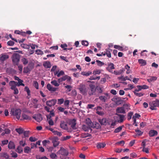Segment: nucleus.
Listing matches in <instances>:
<instances>
[{
    "instance_id": "obj_54",
    "label": "nucleus",
    "mask_w": 159,
    "mask_h": 159,
    "mask_svg": "<svg viewBox=\"0 0 159 159\" xmlns=\"http://www.w3.org/2000/svg\"><path fill=\"white\" fill-rule=\"evenodd\" d=\"M8 140H4L2 141V143L1 145L2 146L6 145L8 143Z\"/></svg>"
},
{
    "instance_id": "obj_44",
    "label": "nucleus",
    "mask_w": 159,
    "mask_h": 159,
    "mask_svg": "<svg viewBox=\"0 0 159 159\" xmlns=\"http://www.w3.org/2000/svg\"><path fill=\"white\" fill-rule=\"evenodd\" d=\"M133 115V112H130L128 113L127 115V119L129 120L131 118L132 116Z\"/></svg>"
},
{
    "instance_id": "obj_35",
    "label": "nucleus",
    "mask_w": 159,
    "mask_h": 159,
    "mask_svg": "<svg viewBox=\"0 0 159 159\" xmlns=\"http://www.w3.org/2000/svg\"><path fill=\"white\" fill-rule=\"evenodd\" d=\"M16 131L19 134L23 133L24 132V130L22 128H20L16 129Z\"/></svg>"
},
{
    "instance_id": "obj_51",
    "label": "nucleus",
    "mask_w": 159,
    "mask_h": 159,
    "mask_svg": "<svg viewBox=\"0 0 159 159\" xmlns=\"http://www.w3.org/2000/svg\"><path fill=\"white\" fill-rule=\"evenodd\" d=\"M134 92V94L135 95L139 97H141L143 95V93H137V92Z\"/></svg>"
},
{
    "instance_id": "obj_39",
    "label": "nucleus",
    "mask_w": 159,
    "mask_h": 159,
    "mask_svg": "<svg viewBox=\"0 0 159 159\" xmlns=\"http://www.w3.org/2000/svg\"><path fill=\"white\" fill-rule=\"evenodd\" d=\"M31 150V149L28 146L25 147L24 149V152L25 153H28Z\"/></svg>"
},
{
    "instance_id": "obj_16",
    "label": "nucleus",
    "mask_w": 159,
    "mask_h": 159,
    "mask_svg": "<svg viewBox=\"0 0 159 159\" xmlns=\"http://www.w3.org/2000/svg\"><path fill=\"white\" fill-rule=\"evenodd\" d=\"M115 68L114 67V64L112 63H110L108 64V66L106 68L107 70L109 72L113 73L112 70L114 69Z\"/></svg>"
},
{
    "instance_id": "obj_7",
    "label": "nucleus",
    "mask_w": 159,
    "mask_h": 159,
    "mask_svg": "<svg viewBox=\"0 0 159 159\" xmlns=\"http://www.w3.org/2000/svg\"><path fill=\"white\" fill-rule=\"evenodd\" d=\"M57 154L63 156H67L69 154V152L67 150L61 147L60 149L57 152Z\"/></svg>"
},
{
    "instance_id": "obj_45",
    "label": "nucleus",
    "mask_w": 159,
    "mask_h": 159,
    "mask_svg": "<svg viewBox=\"0 0 159 159\" xmlns=\"http://www.w3.org/2000/svg\"><path fill=\"white\" fill-rule=\"evenodd\" d=\"M20 145L21 146L24 147L26 145L25 142L23 140H21L19 141V143Z\"/></svg>"
},
{
    "instance_id": "obj_61",
    "label": "nucleus",
    "mask_w": 159,
    "mask_h": 159,
    "mask_svg": "<svg viewBox=\"0 0 159 159\" xmlns=\"http://www.w3.org/2000/svg\"><path fill=\"white\" fill-rule=\"evenodd\" d=\"M12 157L14 158H16L17 157V154L15 152H13L11 153Z\"/></svg>"
},
{
    "instance_id": "obj_38",
    "label": "nucleus",
    "mask_w": 159,
    "mask_h": 159,
    "mask_svg": "<svg viewBox=\"0 0 159 159\" xmlns=\"http://www.w3.org/2000/svg\"><path fill=\"white\" fill-rule=\"evenodd\" d=\"M60 46L64 50L67 51V48H66L68 46L67 44L66 43L61 44Z\"/></svg>"
},
{
    "instance_id": "obj_46",
    "label": "nucleus",
    "mask_w": 159,
    "mask_h": 159,
    "mask_svg": "<svg viewBox=\"0 0 159 159\" xmlns=\"http://www.w3.org/2000/svg\"><path fill=\"white\" fill-rule=\"evenodd\" d=\"M25 91H26L27 93V94L28 96L30 95V91L28 87L26 86L25 88Z\"/></svg>"
},
{
    "instance_id": "obj_11",
    "label": "nucleus",
    "mask_w": 159,
    "mask_h": 159,
    "mask_svg": "<svg viewBox=\"0 0 159 159\" xmlns=\"http://www.w3.org/2000/svg\"><path fill=\"white\" fill-rule=\"evenodd\" d=\"M76 120L74 119L70 120L69 122V124L70 125L71 128L74 130L77 129L76 127Z\"/></svg>"
},
{
    "instance_id": "obj_22",
    "label": "nucleus",
    "mask_w": 159,
    "mask_h": 159,
    "mask_svg": "<svg viewBox=\"0 0 159 159\" xmlns=\"http://www.w3.org/2000/svg\"><path fill=\"white\" fill-rule=\"evenodd\" d=\"M61 78L63 81H65L66 80L67 82H70L71 78L70 76L67 75H65Z\"/></svg>"
},
{
    "instance_id": "obj_4",
    "label": "nucleus",
    "mask_w": 159,
    "mask_h": 159,
    "mask_svg": "<svg viewBox=\"0 0 159 159\" xmlns=\"http://www.w3.org/2000/svg\"><path fill=\"white\" fill-rule=\"evenodd\" d=\"M86 123L87 126L91 128H95L96 129H98V128L99 126V124L98 123H97V124H95V125H94L93 123L89 118H87L86 120Z\"/></svg>"
},
{
    "instance_id": "obj_21",
    "label": "nucleus",
    "mask_w": 159,
    "mask_h": 159,
    "mask_svg": "<svg viewBox=\"0 0 159 159\" xmlns=\"http://www.w3.org/2000/svg\"><path fill=\"white\" fill-rule=\"evenodd\" d=\"M43 65L45 68H51V65L50 61H45L43 63Z\"/></svg>"
},
{
    "instance_id": "obj_36",
    "label": "nucleus",
    "mask_w": 159,
    "mask_h": 159,
    "mask_svg": "<svg viewBox=\"0 0 159 159\" xmlns=\"http://www.w3.org/2000/svg\"><path fill=\"white\" fill-rule=\"evenodd\" d=\"M122 128V126H120L118 127L117 128L115 129V130L114 131V132L115 133H119L121 130Z\"/></svg>"
},
{
    "instance_id": "obj_30",
    "label": "nucleus",
    "mask_w": 159,
    "mask_h": 159,
    "mask_svg": "<svg viewBox=\"0 0 159 159\" xmlns=\"http://www.w3.org/2000/svg\"><path fill=\"white\" fill-rule=\"evenodd\" d=\"M138 62L142 66H144L146 65L147 63L145 60L143 59H139L138 60Z\"/></svg>"
},
{
    "instance_id": "obj_49",
    "label": "nucleus",
    "mask_w": 159,
    "mask_h": 159,
    "mask_svg": "<svg viewBox=\"0 0 159 159\" xmlns=\"http://www.w3.org/2000/svg\"><path fill=\"white\" fill-rule=\"evenodd\" d=\"M65 88L67 89V91L68 92H70L71 90L72 87L70 85H67L65 86Z\"/></svg>"
},
{
    "instance_id": "obj_40",
    "label": "nucleus",
    "mask_w": 159,
    "mask_h": 159,
    "mask_svg": "<svg viewBox=\"0 0 159 159\" xmlns=\"http://www.w3.org/2000/svg\"><path fill=\"white\" fill-rule=\"evenodd\" d=\"M50 157L52 159H56L57 158V155L54 153H52L50 155Z\"/></svg>"
},
{
    "instance_id": "obj_33",
    "label": "nucleus",
    "mask_w": 159,
    "mask_h": 159,
    "mask_svg": "<svg viewBox=\"0 0 159 159\" xmlns=\"http://www.w3.org/2000/svg\"><path fill=\"white\" fill-rule=\"evenodd\" d=\"M137 87L138 88H139L141 89V90L142 89H147L149 88V87L147 85H144L142 86L141 85H138L137 86Z\"/></svg>"
},
{
    "instance_id": "obj_17",
    "label": "nucleus",
    "mask_w": 159,
    "mask_h": 159,
    "mask_svg": "<svg viewBox=\"0 0 159 159\" xmlns=\"http://www.w3.org/2000/svg\"><path fill=\"white\" fill-rule=\"evenodd\" d=\"M9 84L11 86V89H13L16 88L17 86V82L14 81H11L9 82Z\"/></svg>"
},
{
    "instance_id": "obj_58",
    "label": "nucleus",
    "mask_w": 159,
    "mask_h": 159,
    "mask_svg": "<svg viewBox=\"0 0 159 159\" xmlns=\"http://www.w3.org/2000/svg\"><path fill=\"white\" fill-rule=\"evenodd\" d=\"M7 44L8 45L12 46L14 45V43L13 41L10 40L7 42Z\"/></svg>"
},
{
    "instance_id": "obj_20",
    "label": "nucleus",
    "mask_w": 159,
    "mask_h": 159,
    "mask_svg": "<svg viewBox=\"0 0 159 159\" xmlns=\"http://www.w3.org/2000/svg\"><path fill=\"white\" fill-rule=\"evenodd\" d=\"M52 142L53 143V146L55 147L58 146L59 143V142L58 141V139L56 137L53 138L52 139Z\"/></svg>"
},
{
    "instance_id": "obj_23",
    "label": "nucleus",
    "mask_w": 159,
    "mask_h": 159,
    "mask_svg": "<svg viewBox=\"0 0 159 159\" xmlns=\"http://www.w3.org/2000/svg\"><path fill=\"white\" fill-rule=\"evenodd\" d=\"M8 148L9 149H14L15 148V145L13 142L10 141L8 144Z\"/></svg>"
},
{
    "instance_id": "obj_59",
    "label": "nucleus",
    "mask_w": 159,
    "mask_h": 159,
    "mask_svg": "<svg viewBox=\"0 0 159 159\" xmlns=\"http://www.w3.org/2000/svg\"><path fill=\"white\" fill-rule=\"evenodd\" d=\"M37 140V139L36 138L32 137H30L29 138L30 141L31 142H34Z\"/></svg>"
},
{
    "instance_id": "obj_64",
    "label": "nucleus",
    "mask_w": 159,
    "mask_h": 159,
    "mask_svg": "<svg viewBox=\"0 0 159 159\" xmlns=\"http://www.w3.org/2000/svg\"><path fill=\"white\" fill-rule=\"evenodd\" d=\"M54 134L57 135L59 136H61L62 135L61 133V132H58L57 131H54Z\"/></svg>"
},
{
    "instance_id": "obj_37",
    "label": "nucleus",
    "mask_w": 159,
    "mask_h": 159,
    "mask_svg": "<svg viewBox=\"0 0 159 159\" xmlns=\"http://www.w3.org/2000/svg\"><path fill=\"white\" fill-rule=\"evenodd\" d=\"M21 61L23 63V65H26L28 63V60L25 58H22L21 59Z\"/></svg>"
},
{
    "instance_id": "obj_9",
    "label": "nucleus",
    "mask_w": 159,
    "mask_h": 159,
    "mask_svg": "<svg viewBox=\"0 0 159 159\" xmlns=\"http://www.w3.org/2000/svg\"><path fill=\"white\" fill-rule=\"evenodd\" d=\"M117 116L114 117L115 120L119 123H121L123 122L125 116L123 115L117 114H116Z\"/></svg>"
},
{
    "instance_id": "obj_18",
    "label": "nucleus",
    "mask_w": 159,
    "mask_h": 159,
    "mask_svg": "<svg viewBox=\"0 0 159 159\" xmlns=\"http://www.w3.org/2000/svg\"><path fill=\"white\" fill-rule=\"evenodd\" d=\"M157 132L155 130L151 129L148 132L149 136L150 137H152L157 135Z\"/></svg>"
},
{
    "instance_id": "obj_41",
    "label": "nucleus",
    "mask_w": 159,
    "mask_h": 159,
    "mask_svg": "<svg viewBox=\"0 0 159 159\" xmlns=\"http://www.w3.org/2000/svg\"><path fill=\"white\" fill-rule=\"evenodd\" d=\"M51 83L55 86L58 87L59 85V84L57 83L56 80H53L51 82Z\"/></svg>"
},
{
    "instance_id": "obj_55",
    "label": "nucleus",
    "mask_w": 159,
    "mask_h": 159,
    "mask_svg": "<svg viewBox=\"0 0 159 159\" xmlns=\"http://www.w3.org/2000/svg\"><path fill=\"white\" fill-rule=\"evenodd\" d=\"M81 43L82 45L85 46H88L89 44L88 42L86 41H82Z\"/></svg>"
},
{
    "instance_id": "obj_3",
    "label": "nucleus",
    "mask_w": 159,
    "mask_h": 159,
    "mask_svg": "<svg viewBox=\"0 0 159 159\" xmlns=\"http://www.w3.org/2000/svg\"><path fill=\"white\" fill-rule=\"evenodd\" d=\"M34 66V64L33 62H30L27 67H24L23 72L25 73L30 72L33 69Z\"/></svg>"
},
{
    "instance_id": "obj_57",
    "label": "nucleus",
    "mask_w": 159,
    "mask_h": 159,
    "mask_svg": "<svg viewBox=\"0 0 159 159\" xmlns=\"http://www.w3.org/2000/svg\"><path fill=\"white\" fill-rule=\"evenodd\" d=\"M12 90L14 91L13 92L14 94H17L19 93V90L17 88L13 89Z\"/></svg>"
},
{
    "instance_id": "obj_29",
    "label": "nucleus",
    "mask_w": 159,
    "mask_h": 159,
    "mask_svg": "<svg viewBox=\"0 0 159 159\" xmlns=\"http://www.w3.org/2000/svg\"><path fill=\"white\" fill-rule=\"evenodd\" d=\"M64 74V72L62 70H61L60 72L58 73L57 71H56L54 73L55 75H57V77H60L61 75H63Z\"/></svg>"
},
{
    "instance_id": "obj_26",
    "label": "nucleus",
    "mask_w": 159,
    "mask_h": 159,
    "mask_svg": "<svg viewBox=\"0 0 159 159\" xmlns=\"http://www.w3.org/2000/svg\"><path fill=\"white\" fill-rule=\"evenodd\" d=\"M114 101L116 104L119 105L121 103L122 100L120 98L118 97L114 99Z\"/></svg>"
},
{
    "instance_id": "obj_10",
    "label": "nucleus",
    "mask_w": 159,
    "mask_h": 159,
    "mask_svg": "<svg viewBox=\"0 0 159 159\" xmlns=\"http://www.w3.org/2000/svg\"><path fill=\"white\" fill-rule=\"evenodd\" d=\"M57 102V100L55 99H52L51 100H48L46 101V104L49 107H51L52 106H54L56 104Z\"/></svg>"
},
{
    "instance_id": "obj_14",
    "label": "nucleus",
    "mask_w": 159,
    "mask_h": 159,
    "mask_svg": "<svg viewBox=\"0 0 159 159\" xmlns=\"http://www.w3.org/2000/svg\"><path fill=\"white\" fill-rule=\"evenodd\" d=\"M89 87L90 90L89 91V94L90 95L95 94L96 91L95 85L93 84H90L89 85Z\"/></svg>"
},
{
    "instance_id": "obj_15",
    "label": "nucleus",
    "mask_w": 159,
    "mask_h": 159,
    "mask_svg": "<svg viewBox=\"0 0 159 159\" xmlns=\"http://www.w3.org/2000/svg\"><path fill=\"white\" fill-rule=\"evenodd\" d=\"M33 118L39 122H40L43 120L42 115L40 114L35 115L33 116Z\"/></svg>"
},
{
    "instance_id": "obj_60",
    "label": "nucleus",
    "mask_w": 159,
    "mask_h": 159,
    "mask_svg": "<svg viewBox=\"0 0 159 159\" xmlns=\"http://www.w3.org/2000/svg\"><path fill=\"white\" fill-rule=\"evenodd\" d=\"M118 79L121 81H125L126 80V79L123 76H121L120 77H118Z\"/></svg>"
},
{
    "instance_id": "obj_28",
    "label": "nucleus",
    "mask_w": 159,
    "mask_h": 159,
    "mask_svg": "<svg viewBox=\"0 0 159 159\" xmlns=\"http://www.w3.org/2000/svg\"><path fill=\"white\" fill-rule=\"evenodd\" d=\"M16 151L19 153H21L23 152V148L22 146H18L16 150Z\"/></svg>"
},
{
    "instance_id": "obj_2",
    "label": "nucleus",
    "mask_w": 159,
    "mask_h": 159,
    "mask_svg": "<svg viewBox=\"0 0 159 159\" xmlns=\"http://www.w3.org/2000/svg\"><path fill=\"white\" fill-rule=\"evenodd\" d=\"M21 110L19 109H12L11 110V113L12 115L16 116L17 119H19L20 117Z\"/></svg>"
},
{
    "instance_id": "obj_19",
    "label": "nucleus",
    "mask_w": 159,
    "mask_h": 159,
    "mask_svg": "<svg viewBox=\"0 0 159 159\" xmlns=\"http://www.w3.org/2000/svg\"><path fill=\"white\" fill-rule=\"evenodd\" d=\"M116 113H125V110L124 107H118L116 109Z\"/></svg>"
},
{
    "instance_id": "obj_48",
    "label": "nucleus",
    "mask_w": 159,
    "mask_h": 159,
    "mask_svg": "<svg viewBox=\"0 0 159 159\" xmlns=\"http://www.w3.org/2000/svg\"><path fill=\"white\" fill-rule=\"evenodd\" d=\"M36 53L38 55H43V52L40 50L37 49L35 51Z\"/></svg>"
},
{
    "instance_id": "obj_32",
    "label": "nucleus",
    "mask_w": 159,
    "mask_h": 159,
    "mask_svg": "<svg viewBox=\"0 0 159 159\" xmlns=\"http://www.w3.org/2000/svg\"><path fill=\"white\" fill-rule=\"evenodd\" d=\"M22 117L24 120H31V119L30 117L24 114H22Z\"/></svg>"
},
{
    "instance_id": "obj_50",
    "label": "nucleus",
    "mask_w": 159,
    "mask_h": 159,
    "mask_svg": "<svg viewBox=\"0 0 159 159\" xmlns=\"http://www.w3.org/2000/svg\"><path fill=\"white\" fill-rule=\"evenodd\" d=\"M34 86L37 89H39V84L38 82L36 81H34Z\"/></svg>"
},
{
    "instance_id": "obj_53",
    "label": "nucleus",
    "mask_w": 159,
    "mask_h": 159,
    "mask_svg": "<svg viewBox=\"0 0 159 159\" xmlns=\"http://www.w3.org/2000/svg\"><path fill=\"white\" fill-rule=\"evenodd\" d=\"M114 48L118 49V50H121L123 48L122 47H121L120 46L117 45H115L114 46Z\"/></svg>"
},
{
    "instance_id": "obj_42",
    "label": "nucleus",
    "mask_w": 159,
    "mask_h": 159,
    "mask_svg": "<svg viewBox=\"0 0 159 159\" xmlns=\"http://www.w3.org/2000/svg\"><path fill=\"white\" fill-rule=\"evenodd\" d=\"M23 80H21V79H20L18 81V82H17V86H19L20 85H22L23 86H24L25 84L23 83Z\"/></svg>"
},
{
    "instance_id": "obj_52",
    "label": "nucleus",
    "mask_w": 159,
    "mask_h": 159,
    "mask_svg": "<svg viewBox=\"0 0 159 159\" xmlns=\"http://www.w3.org/2000/svg\"><path fill=\"white\" fill-rule=\"evenodd\" d=\"M24 135L25 137H28L29 136V131H24L23 132Z\"/></svg>"
},
{
    "instance_id": "obj_5",
    "label": "nucleus",
    "mask_w": 159,
    "mask_h": 159,
    "mask_svg": "<svg viewBox=\"0 0 159 159\" xmlns=\"http://www.w3.org/2000/svg\"><path fill=\"white\" fill-rule=\"evenodd\" d=\"M150 108L152 110H155L156 107H159V100L157 99L149 104Z\"/></svg>"
},
{
    "instance_id": "obj_63",
    "label": "nucleus",
    "mask_w": 159,
    "mask_h": 159,
    "mask_svg": "<svg viewBox=\"0 0 159 159\" xmlns=\"http://www.w3.org/2000/svg\"><path fill=\"white\" fill-rule=\"evenodd\" d=\"M48 124L52 126L54 124V122L52 119H50L48 120Z\"/></svg>"
},
{
    "instance_id": "obj_62",
    "label": "nucleus",
    "mask_w": 159,
    "mask_h": 159,
    "mask_svg": "<svg viewBox=\"0 0 159 159\" xmlns=\"http://www.w3.org/2000/svg\"><path fill=\"white\" fill-rule=\"evenodd\" d=\"M70 103V101L69 100H67L64 102V105L66 106H68Z\"/></svg>"
},
{
    "instance_id": "obj_1",
    "label": "nucleus",
    "mask_w": 159,
    "mask_h": 159,
    "mask_svg": "<svg viewBox=\"0 0 159 159\" xmlns=\"http://www.w3.org/2000/svg\"><path fill=\"white\" fill-rule=\"evenodd\" d=\"M20 55L17 53H14L11 57L13 64L14 65H18L20 61Z\"/></svg>"
},
{
    "instance_id": "obj_43",
    "label": "nucleus",
    "mask_w": 159,
    "mask_h": 159,
    "mask_svg": "<svg viewBox=\"0 0 159 159\" xmlns=\"http://www.w3.org/2000/svg\"><path fill=\"white\" fill-rule=\"evenodd\" d=\"M135 132L137 133V134L139 136H141L143 134V132H142L140 130L138 129H137L135 130Z\"/></svg>"
},
{
    "instance_id": "obj_34",
    "label": "nucleus",
    "mask_w": 159,
    "mask_h": 159,
    "mask_svg": "<svg viewBox=\"0 0 159 159\" xmlns=\"http://www.w3.org/2000/svg\"><path fill=\"white\" fill-rule=\"evenodd\" d=\"M125 71L124 69L122 68L119 71H114V73L116 75H119L121 74Z\"/></svg>"
},
{
    "instance_id": "obj_47",
    "label": "nucleus",
    "mask_w": 159,
    "mask_h": 159,
    "mask_svg": "<svg viewBox=\"0 0 159 159\" xmlns=\"http://www.w3.org/2000/svg\"><path fill=\"white\" fill-rule=\"evenodd\" d=\"M97 79H99V76H96V75H93V76H92L90 77V78H89V80H96Z\"/></svg>"
},
{
    "instance_id": "obj_56",
    "label": "nucleus",
    "mask_w": 159,
    "mask_h": 159,
    "mask_svg": "<svg viewBox=\"0 0 159 159\" xmlns=\"http://www.w3.org/2000/svg\"><path fill=\"white\" fill-rule=\"evenodd\" d=\"M64 102V99L63 98H61L58 99V104H62Z\"/></svg>"
},
{
    "instance_id": "obj_24",
    "label": "nucleus",
    "mask_w": 159,
    "mask_h": 159,
    "mask_svg": "<svg viewBox=\"0 0 159 159\" xmlns=\"http://www.w3.org/2000/svg\"><path fill=\"white\" fill-rule=\"evenodd\" d=\"M100 124L102 125H107L109 124L108 121L106 118H103L101 120H100Z\"/></svg>"
},
{
    "instance_id": "obj_25",
    "label": "nucleus",
    "mask_w": 159,
    "mask_h": 159,
    "mask_svg": "<svg viewBox=\"0 0 159 159\" xmlns=\"http://www.w3.org/2000/svg\"><path fill=\"white\" fill-rule=\"evenodd\" d=\"M90 127L85 125H83L82 127V129L84 131L88 132L89 131H91L92 129Z\"/></svg>"
},
{
    "instance_id": "obj_12",
    "label": "nucleus",
    "mask_w": 159,
    "mask_h": 159,
    "mask_svg": "<svg viewBox=\"0 0 159 159\" xmlns=\"http://www.w3.org/2000/svg\"><path fill=\"white\" fill-rule=\"evenodd\" d=\"M81 93H82L84 94H86L87 92L86 86L84 84H80L79 88Z\"/></svg>"
},
{
    "instance_id": "obj_27",
    "label": "nucleus",
    "mask_w": 159,
    "mask_h": 159,
    "mask_svg": "<svg viewBox=\"0 0 159 159\" xmlns=\"http://www.w3.org/2000/svg\"><path fill=\"white\" fill-rule=\"evenodd\" d=\"M140 117V115L139 114L136 113L134 114L132 117V119L134 123H136V118H139Z\"/></svg>"
},
{
    "instance_id": "obj_31",
    "label": "nucleus",
    "mask_w": 159,
    "mask_h": 159,
    "mask_svg": "<svg viewBox=\"0 0 159 159\" xmlns=\"http://www.w3.org/2000/svg\"><path fill=\"white\" fill-rule=\"evenodd\" d=\"M157 79V77L156 76H151L149 79H147V81L149 83H151L152 81H154L156 80Z\"/></svg>"
},
{
    "instance_id": "obj_6",
    "label": "nucleus",
    "mask_w": 159,
    "mask_h": 159,
    "mask_svg": "<svg viewBox=\"0 0 159 159\" xmlns=\"http://www.w3.org/2000/svg\"><path fill=\"white\" fill-rule=\"evenodd\" d=\"M60 126L63 129L67 130L68 132H71L72 131V130L71 129H68L67 123L66 122L63 121H61Z\"/></svg>"
},
{
    "instance_id": "obj_8",
    "label": "nucleus",
    "mask_w": 159,
    "mask_h": 159,
    "mask_svg": "<svg viewBox=\"0 0 159 159\" xmlns=\"http://www.w3.org/2000/svg\"><path fill=\"white\" fill-rule=\"evenodd\" d=\"M110 98V94L107 93H104L100 96V100L103 102H107Z\"/></svg>"
},
{
    "instance_id": "obj_13",
    "label": "nucleus",
    "mask_w": 159,
    "mask_h": 159,
    "mask_svg": "<svg viewBox=\"0 0 159 159\" xmlns=\"http://www.w3.org/2000/svg\"><path fill=\"white\" fill-rule=\"evenodd\" d=\"M9 56L6 53L2 54L0 55V61L3 63L4 61L8 59Z\"/></svg>"
}]
</instances>
